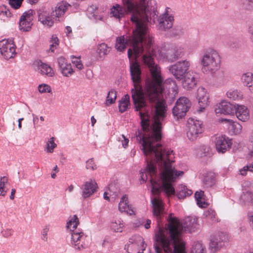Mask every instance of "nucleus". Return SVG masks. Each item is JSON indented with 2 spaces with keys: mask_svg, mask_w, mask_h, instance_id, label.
I'll use <instances>...</instances> for the list:
<instances>
[{
  "mask_svg": "<svg viewBox=\"0 0 253 253\" xmlns=\"http://www.w3.org/2000/svg\"><path fill=\"white\" fill-rule=\"evenodd\" d=\"M133 14L131 20L134 23L136 29L132 36H121L116 38L115 47L118 51H123L129 44L131 48L127 50L129 60L136 59L144 51L143 63L150 71L152 80L146 82L143 91L140 85L141 71L140 65L136 62L130 64L131 78L134 87L131 89L132 98L135 110L139 111L141 126L148 134H139L137 139L139 143H159L162 138V125L166 116V106L165 100L161 98L163 91V79L161 70L155 64L154 56L155 52L153 47L154 37L148 31L145 24H140L136 16Z\"/></svg>",
  "mask_w": 253,
  "mask_h": 253,
  "instance_id": "f257e3e1",
  "label": "nucleus"
},
{
  "mask_svg": "<svg viewBox=\"0 0 253 253\" xmlns=\"http://www.w3.org/2000/svg\"><path fill=\"white\" fill-rule=\"evenodd\" d=\"M167 220L165 229H160L156 234L157 243L154 245L156 253H161L162 249L165 253H186L182 238L183 230L190 233L194 232L197 228V219L187 217L181 224L173 213H170Z\"/></svg>",
  "mask_w": 253,
  "mask_h": 253,
  "instance_id": "f03ea898",
  "label": "nucleus"
},
{
  "mask_svg": "<svg viewBox=\"0 0 253 253\" xmlns=\"http://www.w3.org/2000/svg\"><path fill=\"white\" fill-rule=\"evenodd\" d=\"M148 0H122L123 7L116 4L111 9L110 14L116 19H120L126 12L131 13V16L135 12L139 23L144 24V22H155L157 16L156 12H150L147 9Z\"/></svg>",
  "mask_w": 253,
  "mask_h": 253,
  "instance_id": "7ed1b4c3",
  "label": "nucleus"
},
{
  "mask_svg": "<svg viewBox=\"0 0 253 253\" xmlns=\"http://www.w3.org/2000/svg\"><path fill=\"white\" fill-rule=\"evenodd\" d=\"M221 59V56L216 50L211 48L204 50L199 60L203 73L215 74L220 68Z\"/></svg>",
  "mask_w": 253,
  "mask_h": 253,
  "instance_id": "20e7f679",
  "label": "nucleus"
},
{
  "mask_svg": "<svg viewBox=\"0 0 253 253\" xmlns=\"http://www.w3.org/2000/svg\"><path fill=\"white\" fill-rule=\"evenodd\" d=\"M148 2H149V1ZM147 9L150 12H152L154 11L157 12V16H155V22L154 23L152 22H150L149 21L144 22L148 30V28L147 27V23H149L150 24H154L156 22V19L158 21L157 27L159 30L166 31L172 27L174 21V13L171 8L169 7H166L164 12L159 17L158 16V13L157 11L154 10L153 11H150L149 10L148 3H147ZM148 31L149 32L148 30Z\"/></svg>",
  "mask_w": 253,
  "mask_h": 253,
  "instance_id": "39448f33",
  "label": "nucleus"
},
{
  "mask_svg": "<svg viewBox=\"0 0 253 253\" xmlns=\"http://www.w3.org/2000/svg\"><path fill=\"white\" fill-rule=\"evenodd\" d=\"M158 54L159 59L173 62L184 55V48L181 45L171 44L166 49L159 51Z\"/></svg>",
  "mask_w": 253,
  "mask_h": 253,
  "instance_id": "423d86ee",
  "label": "nucleus"
},
{
  "mask_svg": "<svg viewBox=\"0 0 253 253\" xmlns=\"http://www.w3.org/2000/svg\"><path fill=\"white\" fill-rule=\"evenodd\" d=\"M187 136L188 139L194 141L200 137L204 131V126L201 121L189 118L187 123Z\"/></svg>",
  "mask_w": 253,
  "mask_h": 253,
  "instance_id": "0eeeda50",
  "label": "nucleus"
},
{
  "mask_svg": "<svg viewBox=\"0 0 253 253\" xmlns=\"http://www.w3.org/2000/svg\"><path fill=\"white\" fill-rule=\"evenodd\" d=\"M152 205V212L154 217L157 221V228L158 229L155 235L159 231L160 229H165L161 227L160 223L166 214L165 204L162 200L159 197L154 196L151 198Z\"/></svg>",
  "mask_w": 253,
  "mask_h": 253,
  "instance_id": "6e6552de",
  "label": "nucleus"
},
{
  "mask_svg": "<svg viewBox=\"0 0 253 253\" xmlns=\"http://www.w3.org/2000/svg\"><path fill=\"white\" fill-rule=\"evenodd\" d=\"M191 66V62L187 60H184L177 62L169 67V72L178 80L183 79L185 76L189 73L188 72Z\"/></svg>",
  "mask_w": 253,
  "mask_h": 253,
  "instance_id": "1a4fd4ad",
  "label": "nucleus"
},
{
  "mask_svg": "<svg viewBox=\"0 0 253 253\" xmlns=\"http://www.w3.org/2000/svg\"><path fill=\"white\" fill-rule=\"evenodd\" d=\"M146 247L143 238L139 235H134L129 239L125 249L128 253H143Z\"/></svg>",
  "mask_w": 253,
  "mask_h": 253,
  "instance_id": "9d476101",
  "label": "nucleus"
},
{
  "mask_svg": "<svg viewBox=\"0 0 253 253\" xmlns=\"http://www.w3.org/2000/svg\"><path fill=\"white\" fill-rule=\"evenodd\" d=\"M191 105L190 100L186 97H180L176 102L172 109L174 117L178 120L184 117Z\"/></svg>",
  "mask_w": 253,
  "mask_h": 253,
  "instance_id": "9b49d317",
  "label": "nucleus"
},
{
  "mask_svg": "<svg viewBox=\"0 0 253 253\" xmlns=\"http://www.w3.org/2000/svg\"><path fill=\"white\" fill-rule=\"evenodd\" d=\"M16 45L12 39H3L0 41V53L4 58L8 60L15 57Z\"/></svg>",
  "mask_w": 253,
  "mask_h": 253,
  "instance_id": "f8f14e48",
  "label": "nucleus"
},
{
  "mask_svg": "<svg viewBox=\"0 0 253 253\" xmlns=\"http://www.w3.org/2000/svg\"><path fill=\"white\" fill-rule=\"evenodd\" d=\"M215 148L218 153L223 154L230 149L232 139L225 135H220L215 137Z\"/></svg>",
  "mask_w": 253,
  "mask_h": 253,
  "instance_id": "ddd939ff",
  "label": "nucleus"
},
{
  "mask_svg": "<svg viewBox=\"0 0 253 253\" xmlns=\"http://www.w3.org/2000/svg\"><path fill=\"white\" fill-rule=\"evenodd\" d=\"M240 202L244 204L253 202V181H246L243 184V192Z\"/></svg>",
  "mask_w": 253,
  "mask_h": 253,
  "instance_id": "4468645a",
  "label": "nucleus"
},
{
  "mask_svg": "<svg viewBox=\"0 0 253 253\" xmlns=\"http://www.w3.org/2000/svg\"><path fill=\"white\" fill-rule=\"evenodd\" d=\"M86 238L84 232L76 230L71 233V245L75 250L81 251L85 248L84 240Z\"/></svg>",
  "mask_w": 253,
  "mask_h": 253,
  "instance_id": "2eb2a0df",
  "label": "nucleus"
},
{
  "mask_svg": "<svg viewBox=\"0 0 253 253\" xmlns=\"http://www.w3.org/2000/svg\"><path fill=\"white\" fill-rule=\"evenodd\" d=\"M35 70L42 76L52 77L54 76L53 68L48 64L42 62L41 60H36L34 63Z\"/></svg>",
  "mask_w": 253,
  "mask_h": 253,
  "instance_id": "dca6fc26",
  "label": "nucleus"
},
{
  "mask_svg": "<svg viewBox=\"0 0 253 253\" xmlns=\"http://www.w3.org/2000/svg\"><path fill=\"white\" fill-rule=\"evenodd\" d=\"M197 99L198 100L199 109V112H203L209 105V94L206 88L202 86L198 87L197 91Z\"/></svg>",
  "mask_w": 253,
  "mask_h": 253,
  "instance_id": "f3484780",
  "label": "nucleus"
},
{
  "mask_svg": "<svg viewBox=\"0 0 253 253\" xmlns=\"http://www.w3.org/2000/svg\"><path fill=\"white\" fill-rule=\"evenodd\" d=\"M32 10L25 12L21 16L19 22V29L21 32L30 31L32 28Z\"/></svg>",
  "mask_w": 253,
  "mask_h": 253,
  "instance_id": "a211bd4d",
  "label": "nucleus"
},
{
  "mask_svg": "<svg viewBox=\"0 0 253 253\" xmlns=\"http://www.w3.org/2000/svg\"><path fill=\"white\" fill-rule=\"evenodd\" d=\"M71 5L66 1H62L58 3L54 8H52L51 16L55 20L59 21V19L63 17L66 12Z\"/></svg>",
  "mask_w": 253,
  "mask_h": 253,
  "instance_id": "6ab92c4d",
  "label": "nucleus"
},
{
  "mask_svg": "<svg viewBox=\"0 0 253 253\" xmlns=\"http://www.w3.org/2000/svg\"><path fill=\"white\" fill-rule=\"evenodd\" d=\"M234 104H231L225 100H222L215 106L214 111L216 114L231 115L234 114Z\"/></svg>",
  "mask_w": 253,
  "mask_h": 253,
  "instance_id": "aec40b11",
  "label": "nucleus"
},
{
  "mask_svg": "<svg viewBox=\"0 0 253 253\" xmlns=\"http://www.w3.org/2000/svg\"><path fill=\"white\" fill-rule=\"evenodd\" d=\"M57 63L59 70L63 76L68 77L73 74L74 70L72 65L67 62L64 57L62 56L58 57Z\"/></svg>",
  "mask_w": 253,
  "mask_h": 253,
  "instance_id": "412c9836",
  "label": "nucleus"
},
{
  "mask_svg": "<svg viewBox=\"0 0 253 253\" xmlns=\"http://www.w3.org/2000/svg\"><path fill=\"white\" fill-rule=\"evenodd\" d=\"M97 188V185L96 181L93 179H89L84 182L82 187V197L84 198H87L94 193Z\"/></svg>",
  "mask_w": 253,
  "mask_h": 253,
  "instance_id": "4be33fe9",
  "label": "nucleus"
},
{
  "mask_svg": "<svg viewBox=\"0 0 253 253\" xmlns=\"http://www.w3.org/2000/svg\"><path fill=\"white\" fill-rule=\"evenodd\" d=\"M234 113L238 120L242 122H246L250 118L249 110L247 106L238 104H234Z\"/></svg>",
  "mask_w": 253,
  "mask_h": 253,
  "instance_id": "5701e85b",
  "label": "nucleus"
},
{
  "mask_svg": "<svg viewBox=\"0 0 253 253\" xmlns=\"http://www.w3.org/2000/svg\"><path fill=\"white\" fill-rule=\"evenodd\" d=\"M219 121L221 123H223L229 131L233 134H238L242 132V126L237 122L223 118H220Z\"/></svg>",
  "mask_w": 253,
  "mask_h": 253,
  "instance_id": "b1692460",
  "label": "nucleus"
},
{
  "mask_svg": "<svg viewBox=\"0 0 253 253\" xmlns=\"http://www.w3.org/2000/svg\"><path fill=\"white\" fill-rule=\"evenodd\" d=\"M86 15L90 19L95 22L103 20V13L99 10L95 5H92L88 7Z\"/></svg>",
  "mask_w": 253,
  "mask_h": 253,
  "instance_id": "393cba45",
  "label": "nucleus"
},
{
  "mask_svg": "<svg viewBox=\"0 0 253 253\" xmlns=\"http://www.w3.org/2000/svg\"><path fill=\"white\" fill-rule=\"evenodd\" d=\"M225 237L223 234H218L213 236L210 243V249L211 252L214 253L222 246Z\"/></svg>",
  "mask_w": 253,
  "mask_h": 253,
  "instance_id": "a878e982",
  "label": "nucleus"
},
{
  "mask_svg": "<svg viewBox=\"0 0 253 253\" xmlns=\"http://www.w3.org/2000/svg\"><path fill=\"white\" fill-rule=\"evenodd\" d=\"M118 208L121 212H125L130 215L134 214V211L131 206L128 204V197L126 195H124L121 199Z\"/></svg>",
  "mask_w": 253,
  "mask_h": 253,
  "instance_id": "bb28decb",
  "label": "nucleus"
},
{
  "mask_svg": "<svg viewBox=\"0 0 253 253\" xmlns=\"http://www.w3.org/2000/svg\"><path fill=\"white\" fill-rule=\"evenodd\" d=\"M182 80V85L183 88L187 89L193 88L197 83L195 74L193 72L187 73Z\"/></svg>",
  "mask_w": 253,
  "mask_h": 253,
  "instance_id": "cd10ccee",
  "label": "nucleus"
},
{
  "mask_svg": "<svg viewBox=\"0 0 253 253\" xmlns=\"http://www.w3.org/2000/svg\"><path fill=\"white\" fill-rule=\"evenodd\" d=\"M125 224L121 218L113 219L110 222L109 227L114 232H123Z\"/></svg>",
  "mask_w": 253,
  "mask_h": 253,
  "instance_id": "c85d7f7f",
  "label": "nucleus"
},
{
  "mask_svg": "<svg viewBox=\"0 0 253 253\" xmlns=\"http://www.w3.org/2000/svg\"><path fill=\"white\" fill-rule=\"evenodd\" d=\"M39 21L41 22L43 25L47 26L48 27H51L54 23V20L55 18H53L48 13L45 11L39 12Z\"/></svg>",
  "mask_w": 253,
  "mask_h": 253,
  "instance_id": "c756f323",
  "label": "nucleus"
},
{
  "mask_svg": "<svg viewBox=\"0 0 253 253\" xmlns=\"http://www.w3.org/2000/svg\"><path fill=\"white\" fill-rule=\"evenodd\" d=\"M193 192L187 187L183 184L179 185L176 189V195L178 199H184L187 196H190Z\"/></svg>",
  "mask_w": 253,
  "mask_h": 253,
  "instance_id": "7c9ffc66",
  "label": "nucleus"
},
{
  "mask_svg": "<svg viewBox=\"0 0 253 253\" xmlns=\"http://www.w3.org/2000/svg\"><path fill=\"white\" fill-rule=\"evenodd\" d=\"M79 224V220L76 215L70 216L67 222V228L71 231H75L77 226Z\"/></svg>",
  "mask_w": 253,
  "mask_h": 253,
  "instance_id": "2f4dec72",
  "label": "nucleus"
},
{
  "mask_svg": "<svg viewBox=\"0 0 253 253\" xmlns=\"http://www.w3.org/2000/svg\"><path fill=\"white\" fill-rule=\"evenodd\" d=\"M130 106L129 96L128 94L125 95L119 102V109L121 113L126 111Z\"/></svg>",
  "mask_w": 253,
  "mask_h": 253,
  "instance_id": "473e14b6",
  "label": "nucleus"
},
{
  "mask_svg": "<svg viewBox=\"0 0 253 253\" xmlns=\"http://www.w3.org/2000/svg\"><path fill=\"white\" fill-rule=\"evenodd\" d=\"M204 216L206 218L208 222L210 223H214L218 221L216 216V212L214 210L209 209L206 210L204 212Z\"/></svg>",
  "mask_w": 253,
  "mask_h": 253,
  "instance_id": "72a5a7b5",
  "label": "nucleus"
},
{
  "mask_svg": "<svg viewBox=\"0 0 253 253\" xmlns=\"http://www.w3.org/2000/svg\"><path fill=\"white\" fill-rule=\"evenodd\" d=\"M227 97L233 100H239L243 98L242 92L236 89H229L226 92Z\"/></svg>",
  "mask_w": 253,
  "mask_h": 253,
  "instance_id": "f704fd0d",
  "label": "nucleus"
},
{
  "mask_svg": "<svg viewBox=\"0 0 253 253\" xmlns=\"http://www.w3.org/2000/svg\"><path fill=\"white\" fill-rule=\"evenodd\" d=\"M242 82L248 87H251L253 84V74L251 72L244 73L241 77Z\"/></svg>",
  "mask_w": 253,
  "mask_h": 253,
  "instance_id": "c9c22d12",
  "label": "nucleus"
},
{
  "mask_svg": "<svg viewBox=\"0 0 253 253\" xmlns=\"http://www.w3.org/2000/svg\"><path fill=\"white\" fill-rule=\"evenodd\" d=\"M226 46L232 50H235L239 48L240 46L239 41L235 37L230 38L226 42Z\"/></svg>",
  "mask_w": 253,
  "mask_h": 253,
  "instance_id": "e433bc0d",
  "label": "nucleus"
},
{
  "mask_svg": "<svg viewBox=\"0 0 253 253\" xmlns=\"http://www.w3.org/2000/svg\"><path fill=\"white\" fill-rule=\"evenodd\" d=\"M216 175L213 172H209L204 179V183L209 186H211L215 183Z\"/></svg>",
  "mask_w": 253,
  "mask_h": 253,
  "instance_id": "4c0bfd02",
  "label": "nucleus"
},
{
  "mask_svg": "<svg viewBox=\"0 0 253 253\" xmlns=\"http://www.w3.org/2000/svg\"><path fill=\"white\" fill-rule=\"evenodd\" d=\"M117 97L116 92L114 90H111L108 93L105 104L107 106H109L115 102Z\"/></svg>",
  "mask_w": 253,
  "mask_h": 253,
  "instance_id": "58836bf2",
  "label": "nucleus"
},
{
  "mask_svg": "<svg viewBox=\"0 0 253 253\" xmlns=\"http://www.w3.org/2000/svg\"><path fill=\"white\" fill-rule=\"evenodd\" d=\"M110 50V48L105 43H102L98 45L97 52L100 57L107 55Z\"/></svg>",
  "mask_w": 253,
  "mask_h": 253,
  "instance_id": "ea45409f",
  "label": "nucleus"
},
{
  "mask_svg": "<svg viewBox=\"0 0 253 253\" xmlns=\"http://www.w3.org/2000/svg\"><path fill=\"white\" fill-rule=\"evenodd\" d=\"M55 138L51 137L46 142L45 151L47 153H51L54 151V149L57 147V144L55 143Z\"/></svg>",
  "mask_w": 253,
  "mask_h": 253,
  "instance_id": "a19ab883",
  "label": "nucleus"
},
{
  "mask_svg": "<svg viewBox=\"0 0 253 253\" xmlns=\"http://www.w3.org/2000/svg\"><path fill=\"white\" fill-rule=\"evenodd\" d=\"M8 182V178L6 176L0 177V196H4L7 192L5 185Z\"/></svg>",
  "mask_w": 253,
  "mask_h": 253,
  "instance_id": "79ce46f5",
  "label": "nucleus"
},
{
  "mask_svg": "<svg viewBox=\"0 0 253 253\" xmlns=\"http://www.w3.org/2000/svg\"><path fill=\"white\" fill-rule=\"evenodd\" d=\"M38 91L40 93H51V87L46 84H40L38 86Z\"/></svg>",
  "mask_w": 253,
  "mask_h": 253,
  "instance_id": "37998d69",
  "label": "nucleus"
},
{
  "mask_svg": "<svg viewBox=\"0 0 253 253\" xmlns=\"http://www.w3.org/2000/svg\"><path fill=\"white\" fill-rule=\"evenodd\" d=\"M165 85L169 89H171L173 92L177 91V84L175 81L172 79H168L166 80L165 83Z\"/></svg>",
  "mask_w": 253,
  "mask_h": 253,
  "instance_id": "c03bdc74",
  "label": "nucleus"
},
{
  "mask_svg": "<svg viewBox=\"0 0 253 253\" xmlns=\"http://www.w3.org/2000/svg\"><path fill=\"white\" fill-rule=\"evenodd\" d=\"M72 63L79 70H82L84 68V65L81 60L80 56L76 57L74 55L71 56Z\"/></svg>",
  "mask_w": 253,
  "mask_h": 253,
  "instance_id": "a18cd8bd",
  "label": "nucleus"
},
{
  "mask_svg": "<svg viewBox=\"0 0 253 253\" xmlns=\"http://www.w3.org/2000/svg\"><path fill=\"white\" fill-rule=\"evenodd\" d=\"M204 191H196L195 194V198L196 200L197 201V205L199 207H204L205 205V202H202V199L203 196H204Z\"/></svg>",
  "mask_w": 253,
  "mask_h": 253,
  "instance_id": "49530a36",
  "label": "nucleus"
},
{
  "mask_svg": "<svg viewBox=\"0 0 253 253\" xmlns=\"http://www.w3.org/2000/svg\"><path fill=\"white\" fill-rule=\"evenodd\" d=\"M50 42V50L52 52H53L57 46L58 45L59 40L56 36L53 35L51 38Z\"/></svg>",
  "mask_w": 253,
  "mask_h": 253,
  "instance_id": "de8ad7c7",
  "label": "nucleus"
},
{
  "mask_svg": "<svg viewBox=\"0 0 253 253\" xmlns=\"http://www.w3.org/2000/svg\"><path fill=\"white\" fill-rule=\"evenodd\" d=\"M23 0H9V4L11 7L15 9H17L21 7Z\"/></svg>",
  "mask_w": 253,
  "mask_h": 253,
  "instance_id": "09e8293b",
  "label": "nucleus"
},
{
  "mask_svg": "<svg viewBox=\"0 0 253 253\" xmlns=\"http://www.w3.org/2000/svg\"><path fill=\"white\" fill-rule=\"evenodd\" d=\"M86 168L89 170H95L97 169V166L93 159H89L86 162Z\"/></svg>",
  "mask_w": 253,
  "mask_h": 253,
  "instance_id": "8fccbe9b",
  "label": "nucleus"
},
{
  "mask_svg": "<svg viewBox=\"0 0 253 253\" xmlns=\"http://www.w3.org/2000/svg\"><path fill=\"white\" fill-rule=\"evenodd\" d=\"M118 140L121 142L122 146L124 148H126L127 147L129 139L126 137L124 134L121 135L119 137H118Z\"/></svg>",
  "mask_w": 253,
  "mask_h": 253,
  "instance_id": "3c124183",
  "label": "nucleus"
},
{
  "mask_svg": "<svg viewBox=\"0 0 253 253\" xmlns=\"http://www.w3.org/2000/svg\"><path fill=\"white\" fill-rule=\"evenodd\" d=\"M49 230V225L45 226L42 231V239L44 241H47L48 239L47 233Z\"/></svg>",
  "mask_w": 253,
  "mask_h": 253,
  "instance_id": "603ef678",
  "label": "nucleus"
},
{
  "mask_svg": "<svg viewBox=\"0 0 253 253\" xmlns=\"http://www.w3.org/2000/svg\"><path fill=\"white\" fill-rule=\"evenodd\" d=\"M11 13L8 9H7L5 7H1L0 8V17H11Z\"/></svg>",
  "mask_w": 253,
  "mask_h": 253,
  "instance_id": "864d4df0",
  "label": "nucleus"
},
{
  "mask_svg": "<svg viewBox=\"0 0 253 253\" xmlns=\"http://www.w3.org/2000/svg\"><path fill=\"white\" fill-rule=\"evenodd\" d=\"M13 233V230L12 229L7 228L3 229L1 231L2 236L5 238H8L11 236Z\"/></svg>",
  "mask_w": 253,
  "mask_h": 253,
  "instance_id": "5fc2aeb1",
  "label": "nucleus"
},
{
  "mask_svg": "<svg viewBox=\"0 0 253 253\" xmlns=\"http://www.w3.org/2000/svg\"><path fill=\"white\" fill-rule=\"evenodd\" d=\"M245 8L249 9H253V0H244Z\"/></svg>",
  "mask_w": 253,
  "mask_h": 253,
  "instance_id": "6e6d98bb",
  "label": "nucleus"
},
{
  "mask_svg": "<svg viewBox=\"0 0 253 253\" xmlns=\"http://www.w3.org/2000/svg\"><path fill=\"white\" fill-rule=\"evenodd\" d=\"M248 216L249 224L250 226L252 227V229L253 230V212H249L248 213Z\"/></svg>",
  "mask_w": 253,
  "mask_h": 253,
  "instance_id": "4d7b16f0",
  "label": "nucleus"
},
{
  "mask_svg": "<svg viewBox=\"0 0 253 253\" xmlns=\"http://www.w3.org/2000/svg\"><path fill=\"white\" fill-rule=\"evenodd\" d=\"M248 33L250 36V39L253 41V22L249 26Z\"/></svg>",
  "mask_w": 253,
  "mask_h": 253,
  "instance_id": "13d9d810",
  "label": "nucleus"
},
{
  "mask_svg": "<svg viewBox=\"0 0 253 253\" xmlns=\"http://www.w3.org/2000/svg\"><path fill=\"white\" fill-rule=\"evenodd\" d=\"M248 169V167H246V166H244L243 168L240 169V174L243 176L246 175L247 174V172L249 171Z\"/></svg>",
  "mask_w": 253,
  "mask_h": 253,
  "instance_id": "bf43d9fd",
  "label": "nucleus"
},
{
  "mask_svg": "<svg viewBox=\"0 0 253 253\" xmlns=\"http://www.w3.org/2000/svg\"><path fill=\"white\" fill-rule=\"evenodd\" d=\"M33 122L35 125V127H37L38 126H41L42 124H40V125H38L39 122V118L37 116L34 117L33 118Z\"/></svg>",
  "mask_w": 253,
  "mask_h": 253,
  "instance_id": "052dcab7",
  "label": "nucleus"
},
{
  "mask_svg": "<svg viewBox=\"0 0 253 253\" xmlns=\"http://www.w3.org/2000/svg\"><path fill=\"white\" fill-rule=\"evenodd\" d=\"M151 220L150 219H147L146 221V223L144 224V227L148 229L149 228H150V225H151Z\"/></svg>",
  "mask_w": 253,
  "mask_h": 253,
  "instance_id": "680f3d73",
  "label": "nucleus"
},
{
  "mask_svg": "<svg viewBox=\"0 0 253 253\" xmlns=\"http://www.w3.org/2000/svg\"><path fill=\"white\" fill-rule=\"evenodd\" d=\"M16 192V190L15 189H12L11 190V194L10 195V199L11 200H13L14 198V195H15V193Z\"/></svg>",
  "mask_w": 253,
  "mask_h": 253,
  "instance_id": "e2e57ef3",
  "label": "nucleus"
},
{
  "mask_svg": "<svg viewBox=\"0 0 253 253\" xmlns=\"http://www.w3.org/2000/svg\"><path fill=\"white\" fill-rule=\"evenodd\" d=\"M246 167H248V169L249 171L253 172V163L247 165Z\"/></svg>",
  "mask_w": 253,
  "mask_h": 253,
  "instance_id": "0e129e2a",
  "label": "nucleus"
},
{
  "mask_svg": "<svg viewBox=\"0 0 253 253\" xmlns=\"http://www.w3.org/2000/svg\"><path fill=\"white\" fill-rule=\"evenodd\" d=\"M66 33L67 34H69L71 33H72V28L70 26H67L66 27Z\"/></svg>",
  "mask_w": 253,
  "mask_h": 253,
  "instance_id": "69168bd1",
  "label": "nucleus"
},
{
  "mask_svg": "<svg viewBox=\"0 0 253 253\" xmlns=\"http://www.w3.org/2000/svg\"><path fill=\"white\" fill-rule=\"evenodd\" d=\"M74 187L73 185H70L67 188V190L69 192H72L74 190Z\"/></svg>",
  "mask_w": 253,
  "mask_h": 253,
  "instance_id": "338daca9",
  "label": "nucleus"
},
{
  "mask_svg": "<svg viewBox=\"0 0 253 253\" xmlns=\"http://www.w3.org/2000/svg\"><path fill=\"white\" fill-rule=\"evenodd\" d=\"M96 119L94 118L93 116H92L91 118V122L92 126H93L94 124L96 123Z\"/></svg>",
  "mask_w": 253,
  "mask_h": 253,
  "instance_id": "774afa93",
  "label": "nucleus"
}]
</instances>
